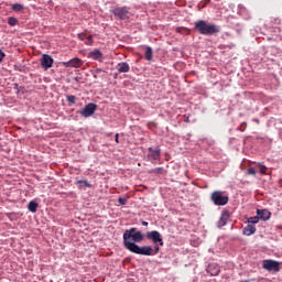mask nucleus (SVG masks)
Masks as SVG:
<instances>
[{
    "instance_id": "nucleus-11",
    "label": "nucleus",
    "mask_w": 282,
    "mask_h": 282,
    "mask_svg": "<svg viewBox=\"0 0 282 282\" xmlns=\"http://www.w3.org/2000/svg\"><path fill=\"white\" fill-rule=\"evenodd\" d=\"M149 154L148 158L149 160H160V155L162 153V150H160V148H155L153 150V148H149Z\"/></svg>"
},
{
    "instance_id": "nucleus-4",
    "label": "nucleus",
    "mask_w": 282,
    "mask_h": 282,
    "mask_svg": "<svg viewBox=\"0 0 282 282\" xmlns=\"http://www.w3.org/2000/svg\"><path fill=\"white\" fill-rule=\"evenodd\" d=\"M210 200L215 204V206H226V204L230 202V198L224 195V192L215 191L210 195Z\"/></svg>"
},
{
    "instance_id": "nucleus-22",
    "label": "nucleus",
    "mask_w": 282,
    "mask_h": 282,
    "mask_svg": "<svg viewBox=\"0 0 282 282\" xmlns=\"http://www.w3.org/2000/svg\"><path fill=\"white\" fill-rule=\"evenodd\" d=\"M66 100L69 102V105H76V96L74 95L66 96Z\"/></svg>"
},
{
    "instance_id": "nucleus-21",
    "label": "nucleus",
    "mask_w": 282,
    "mask_h": 282,
    "mask_svg": "<svg viewBox=\"0 0 282 282\" xmlns=\"http://www.w3.org/2000/svg\"><path fill=\"white\" fill-rule=\"evenodd\" d=\"M259 216H253L247 219V224L254 226V224H257L259 221Z\"/></svg>"
},
{
    "instance_id": "nucleus-32",
    "label": "nucleus",
    "mask_w": 282,
    "mask_h": 282,
    "mask_svg": "<svg viewBox=\"0 0 282 282\" xmlns=\"http://www.w3.org/2000/svg\"><path fill=\"white\" fill-rule=\"evenodd\" d=\"M141 224H142V226H149V223L144 221V220Z\"/></svg>"
},
{
    "instance_id": "nucleus-5",
    "label": "nucleus",
    "mask_w": 282,
    "mask_h": 282,
    "mask_svg": "<svg viewBox=\"0 0 282 282\" xmlns=\"http://www.w3.org/2000/svg\"><path fill=\"white\" fill-rule=\"evenodd\" d=\"M147 239L153 241L154 245L164 246V240L162 239V235L158 230L148 231L145 234Z\"/></svg>"
},
{
    "instance_id": "nucleus-28",
    "label": "nucleus",
    "mask_w": 282,
    "mask_h": 282,
    "mask_svg": "<svg viewBox=\"0 0 282 282\" xmlns=\"http://www.w3.org/2000/svg\"><path fill=\"white\" fill-rule=\"evenodd\" d=\"M159 252H160V246L159 245H154L153 254H158Z\"/></svg>"
},
{
    "instance_id": "nucleus-17",
    "label": "nucleus",
    "mask_w": 282,
    "mask_h": 282,
    "mask_svg": "<svg viewBox=\"0 0 282 282\" xmlns=\"http://www.w3.org/2000/svg\"><path fill=\"white\" fill-rule=\"evenodd\" d=\"M145 61H153V48L151 46L145 47Z\"/></svg>"
},
{
    "instance_id": "nucleus-7",
    "label": "nucleus",
    "mask_w": 282,
    "mask_h": 282,
    "mask_svg": "<svg viewBox=\"0 0 282 282\" xmlns=\"http://www.w3.org/2000/svg\"><path fill=\"white\" fill-rule=\"evenodd\" d=\"M262 268L268 270V272H280L281 268L279 267V262L274 260H264L262 262Z\"/></svg>"
},
{
    "instance_id": "nucleus-26",
    "label": "nucleus",
    "mask_w": 282,
    "mask_h": 282,
    "mask_svg": "<svg viewBox=\"0 0 282 282\" xmlns=\"http://www.w3.org/2000/svg\"><path fill=\"white\" fill-rule=\"evenodd\" d=\"M248 175H257V170L253 167L248 169Z\"/></svg>"
},
{
    "instance_id": "nucleus-6",
    "label": "nucleus",
    "mask_w": 282,
    "mask_h": 282,
    "mask_svg": "<svg viewBox=\"0 0 282 282\" xmlns=\"http://www.w3.org/2000/svg\"><path fill=\"white\" fill-rule=\"evenodd\" d=\"M98 109V106L96 104H88L84 107V109H82L79 111L80 116H83V118H89L91 116H94V113H96V110Z\"/></svg>"
},
{
    "instance_id": "nucleus-24",
    "label": "nucleus",
    "mask_w": 282,
    "mask_h": 282,
    "mask_svg": "<svg viewBox=\"0 0 282 282\" xmlns=\"http://www.w3.org/2000/svg\"><path fill=\"white\" fill-rule=\"evenodd\" d=\"M94 43V36L88 35L87 40H86V45H93Z\"/></svg>"
},
{
    "instance_id": "nucleus-3",
    "label": "nucleus",
    "mask_w": 282,
    "mask_h": 282,
    "mask_svg": "<svg viewBox=\"0 0 282 282\" xmlns=\"http://www.w3.org/2000/svg\"><path fill=\"white\" fill-rule=\"evenodd\" d=\"M110 12L118 21H129V19H131L129 7H116L111 9Z\"/></svg>"
},
{
    "instance_id": "nucleus-30",
    "label": "nucleus",
    "mask_w": 282,
    "mask_h": 282,
    "mask_svg": "<svg viewBox=\"0 0 282 282\" xmlns=\"http://www.w3.org/2000/svg\"><path fill=\"white\" fill-rule=\"evenodd\" d=\"M78 39H80V41H85V34L84 33L79 34Z\"/></svg>"
},
{
    "instance_id": "nucleus-1",
    "label": "nucleus",
    "mask_w": 282,
    "mask_h": 282,
    "mask_svg": "<svg viewBox=\"0 0 282 282\" xmlns=\"http://www.w3.org/2000/svg\"><path fill=\"white\" fill-rule=\"evenodd\" d=\"M144 241V235L142 231H138L135 227L127 229L123 232V246L129 252L133 254H142L143 257H153V247L143 246L140 247L137 243Z\"/></svg>"
},
{
    "instance_id": "nucleus-12",
    "label": "nucleus",
    "mask_w": 282,
    "mask_h": 282,
    "mask_svg": "<svg viewBox=\"0 0 282 282\" xmlns=\"http://www.w3.org/2000/svg\"><path fill=\"white\" fill-rule=\"evenodd\" d=\"M257 215L262 221H268L272 214L268 209H257Z\"/></svg>"
},
{
    "instance_id": "nucleus-13",
    "label": "nucleus",
    "mask_w": 282,
    "mask_h": 282,
    "mask_svg": "<svg viewBox=\"0 0 282 282\" xmlns=\"http://www.w3.org/2000/svg\"><path fill=\"white\" fill-rule=\"evenodd\" d=\"M131 69V66H129V63L127 62H121L117 66V70L119 74H127Z\"/></svg>"
},
{
    "instance_id": "nucleus-2",
    "label": "nucleus",
    "mask_w": 282,
    "mask_h": 282,
    "mask_svg": "<svg viewBox=\"0 0 282 282\" xmlns=\"http://www.w3.org/2000/svg\"><path fill=\"white\" fill-rule=\"evenodd\" d=\"M194 29L204 36H213V34H218L219 32V26L216 24H210L204 20L195 22Z\"/></svg>"
},
{
    "instance_id": "nucleus-20",
    "label": "nucleus",
    "mask_w": 282,
    "mask_h": 282,
    "mask_svg": "<svg viewBox=\"0 0 282 282\" xmlns=\"http://www.w3.org/2000/svg\"><path fill=\"white\" fill-rule=\"evenodd\" d=\"M8 25H10L11 28H14V25H19V19L14 17L8 18Z\"/></svg>"
},
{
    "instance_id": "nucleus-29",
    "label": "nucleus",
    "mask_w": 282,
    "mask_h": 282,
    "mask_svg": "<svg viewBox=\"0 0 282 282\" xmlns=\"http://www.w3.org/2000/svg\"><path fill=\"white\" fill-rule=\"evenodd\" d=\"M2 58H6V53H3V51L0 50V61H1Z\"/></svg>"
},
{
    "instance_id": "nucleus-16",
    "label": "nucleus",
    "mask_w": 282,
    "mask_h": 282,
    "mask_svg": "<svg viewBox=\"0 0 282 282\" xmlns=\"http://www.w3.org/2000/svg\"><path fill=\"white\" fill-rule=\"evenodd\" d=\"M228 218H229L228 213H224L218 220V227L224 228V226L228 224Z\"/></svg>"
},
{
    "instance_id": "nucleus-18",
    "label": "nucleus",
    "mask_w": 282,
    "mask_h": 282,
    "mask_svg": "<svg viewBox=\"0 0 282 282\" xmlns=\"http://www.w3.org/2000/svg\"><path fill=\"white\" fill-rule=\"evenodd\" d=\"M39 208V203L31 200L28 205V209L30 213H36V209Z\"/></svg>"
},
{
    "instance_id": "nucleus-9",
    "label": "nucleus",
    "mask_w": 282,
    "mask_h": 282,
    "mask_svg": "<svg viewBox=\"0 0 282 282\" xmlns=\"http://www.w3.org/2000/svg\"><path fill=\"white\" fill-rule=\"evenodd\" d=\"M88 58H91L93 61H98L99 63H102L105 61V55L98 48H95L88 53Z\"/></svg>"
},
{
    "instance_id": "nucleus-27",
    "label": "nucleus",
    "mask_w": 282,
    "mask_h": 282,
    "mask_svg": "<svg viewBox=\"0 0 282 282\" xmlns=\"http://www.w3.org/2000/svg\"><path fill=\"white\" fill-rule=\"evenodd\" d=\"M118 202L121 206L127 205V198L119 197Z\"/></svg>"
},
{
    "instance_id": "nucleus-10",
    "label": "nucleus",
    "mask_w": 282,
    "mask_h": 282,
    "mask_svg": "<svg viewBox=\"0 0 282 282\" xmlns=\"http://www.w3.org/2000/svg\"><path fill=\"white\" fill-rule=\"evenodd\" d=\"M62 65L63 67H75V68L83 67V59L75 57L68 62H62Z\"/></svg>"
},
{
    "instance_id": "nucleus-23",
    "label": "nucleus",
    "mask_w": 282,
    "mask_h": 282,
    "mask_svg": "<svg viewBox=\"0 0 282 282\" xmlns=\"http://www.w3.org/2000/svg\"><path fill=\"white\" fill-rule=\"evenodd\" d=\"M77 184L79 186H85L86 188H91V184H89L87 181H78Z\"/></svg>"
},
{
    "instance_id": "nucleus-31",
    "label": "nucleus",
    "mask_w": 282,
    "mask_h": 282,
    "mask_svg": "<svg viewBox=\"0 0 282 282\" xmlns=\"http://www.w3.org/2000/svg\"><path fill=\"white\" fill-rule=\"evenodd\" d=\"M115 142H117V144H119V134L117 133L116 135H115Z\"/></svg>"
},
{
    "instance_id": "nucleus-25",
    "label": "nucleus",
    "mask_w": 282,
    "mask_h": 282,
    "mask_svg": "<svg viewBox=\"0 0 282 282\" xmlns=\"http://www.w3.org/2000/svg\"><path fill=\"white\" fill-rule=\"evenodd\" d=\"M265 171H268V167L265 165H260V173L262 175H265Z\"/></svg>"
},
{
    "instance_id": "nucleus-14",
    "label": "nucleus",
    "mask_w": 282,
    "mask_h": 282,
    "mask_svg": "<svg viewBox=\"0 0 282 282\" xmlns=\"http://www.w3.org/2000/svg\"><path fill=\"white\" fill-rule=\"evenodd\" d=\"M254 232H257V227L249 224L242 230V235H245L246 237H251V235H254Z\"/></svg>"
},
{
    "instance_id": "nucleus-8",
    "label": "nucleus",
    "mask_w": 282,
    "mask_h": 282,
    "mask_svg": "<svg viewBox=\"0 0 282 282\" xmlns=\"http://www.w3.org/2000/svg\"><path fill=\"white\" fill-rule=\"evenodd\" d=\"M54 65V57L50 54H43L41 58V67L45 70L51 69Z\"/></svg>"
},
{
    "instance_id": "nucleus-19",
    "label": "nucleus",
    "mask_w": 282,
    "mask_h": 282,
    "mask_svg": "<svg viewBox=\"0 0 282 282\" xmlns=\"http://www.w3.org/2000/svg\"><path fill=\"white\" fill-rule=\"evenodd\" d=\"M11 10H13V12H21L24 10V7L21 3H14L11 6Z\"/></svg>"
},
{
    "instance_id": "nucleus-33",
    "label": "nucleus",
    "mask_w": 282,
    "mask_h": 282,
    "mask_svg": "<svg viewBox=\"0 0 282 282\" xmlns=\"http://www.w3.org/2000/svg\"><path fill=\"white\" fill-rule=\"evenodd\" d=\"M254 122H258V123H259V119H254Z\"/></svg>"
},
{
    "instance_id": "nucleus-15",
    "label": "nucleus",
    "mask_w": 282,
    "mask_h": 282,
    "mask_svg": "<svg viewBox=\"0 0 282 282\" xmlns=\"http://www.w3.org/2000/svg\"><path fill=\"white\" fill-rule=\"evenodd\" d=\"M207 272L210 273L212 276H217L220 272L219 265L212 263L207 267Z\"/></svg>"
}]
</instances>
